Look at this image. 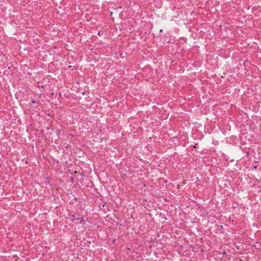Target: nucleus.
<instances>
[{
	"mask_svg": "<svg viewBox=\"0 0 261 261\" xmlns=\"http://www.w3.org/2000/svg\"><path fill=\"white\" fill-rule=\"evenodd\" d=\"M76 219H77V218H76L75 217V216H74V215H72V217H71V221H72V222H73V221H74L75 220H76Z\"/></svg>",
	"mask_w": 261,
	"mask_h": 261,
	"instance_id": "nucleus-3",
	"label": "nucleus"
},
{
	"mask_svg": "<svg viewBox=\"0 0 261 261\" xmlns=\"http://www.w3.org/2000/svg\"><path fill=\"white\" fill-rule=\"evenodd\" d=\"M73 178L72 177L70 179V181H72V182H73Z\"/></svg>",
	"mask_w": 261,
	"mask_h": 261,
	"instance_id": "nucleus-5",
	"label": "nucleus"
},
{
	"mask_svg": "<svg viewBox=\"0 0 261 261\" xmlns=\"http://www.w3.org/2000/svg\"><path fill=\"white\" fill-rule=\"evenodd\" d=\"M160 32H163V30H162V29H161V30H160Z\"/></svg>",
	"mask_w": 261,
	"mask_h": 261,
	"instance_id": "nucleus-6",
	"label": "nucleus"
},
{
	"mask_svg": "<svg viewBox=\"0 0 261 261\" xmlns=\"http://www.w3.org/2000/svg\"><path fill=\"white\" fill-rule=\"evenodd\" d=\"M31 102L35 103H36V101L34 99H33Z\"/></svg>",
	"mask_w": 261,
	"mask_h": 261,
	"instance_id": "nucleus-4",
	"label": "nucleus"
},
{
	"mask_svg": "<svg viewBox=\"0 0 261 261\" xmlns=\"http://www.w3.org/2000/svg\"><path fill=\"white\" fill-rule=\"evenodd\" d=\"M106 202L101 204L99 203V208L105 212H106L108 210V207L106 205Z\"/></svg>",
	"mask_w": 261,
	"mask_h": 261,
	"instance_id": "nucleus-1",
	"label": "nucleus"
},
{
	"mask_svg": "<svg viewBox=\"0 0 261 261\" xmlns=\"http://www.w3.org/2000/svg\"><path fill=\"white\" fill-rule=\"evenodd\" d=\"M98 35H100V32H99L98 33Z\"/></svg>",
	"mask_w": 261,
	"mask_h": 261,
	"instance_id": "nucleus-7",
	"label": "nucleus"
},
{
	"mask_svg": "<svg viewBox=\"0 0 261 261\" xmlns=\"http://www.w3.org/2000/svg\"><path fill=\"white\" fill-rule=\"evenodd\" d=\"M77 220H80V223H82L84 221L85 219H84V217H81V218H77L76 219Z\"/></svg>",
	"mask_w": 261,
	"mask_h": 261,
	"instance_id": "nucleus-2",
	"label": "nucleus"
}]
</instances>
